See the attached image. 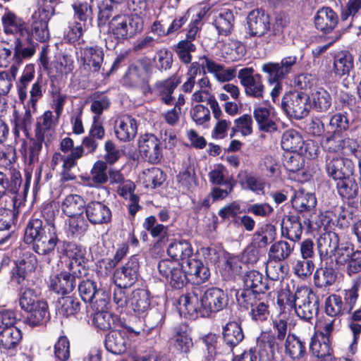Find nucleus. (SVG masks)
<instances>
[{
    "label": "nucleus",
    "instance_id": "obj_11",
    "mask_svg": "<svg viewBox=\"0 0 361 361\" xmlns=\"http://www.w3.org/2000/svg\"><path fill=\"white\" fill-rule=\"evenodd\" d=\"M138 150L142 157L152 164H158L163 157L161 141L154 134L147 133L138 140Z\"/></svg>",
    "mask_w": 361,
    "mask_h": 361
},
{
    "label": "nucleus",
    "instance_id": "obj_45",
    "mask_svg": "<svg viewBox=\"0 0 361 361\" xmlns=\"http://www.w3.org/2000/svg\"><path fill=\"white\" fill-rule=\"evenodd\" d=\"M27 312L30 314L26 319V323L32 327L44 324L49 317L48 305L44 300L38 302L32 310Z\"/></svg>",
    "mask_w": 361,
    "mask_h": 361
},
{
    "label": "nucleus",
    "instance_id": "obj_28",
    "mask_svg": "<svg viewBox=\"0 0 361 361\" xmlns=\"http://www.w3.org/2000/svg\"><path fill=\"white\" fill-rule=\"evenodd\" d=\"M253 116L260 130L267 133L277 130V125L270 109L258 106L253 110Z\"/></svg>",
    "mask_w": 361,
    "mask_h": 361
},
{
    "label": "nucleus",
    "instance_id": "obj_52",
    "mask_svg": "<svg viewBox=\"0 0 361 361\" xmlns=\"http://www.w3.org/2000/svg\"><path fill=\"white\" fill-rule=\"evenodd\" d=\"M286 353L293 360L304 357L306 348L304 343L295 335L289 334L286 341Z\"/></svg>",
    "mask_w": 361,
    "mask_h": 361
},
{
    "label": "nucleus",
    "instance_id": "obj_17",
    "mask_svg": "<svg viewBox=\"0 0 361 361\" xmlns=\"http://www.w3.org/2000/svg\"><path fill=\"white\" fill-rule=\"evenodd\" d=\"M85 215L92 225L109 224L112 217L110 208L102 202L91 201L85 207Z\"/></svg>",
    "mask_w": 361,
    "mask_h": 361
},
{
    "label": "nucleus",
    "instance_id": "obj_38",
    "mask_svg": "<svg viewBox=\"0 0 361 361\" xmlns=\"http://www.w3.org/2000/svg\"><path fill=\"white\" fill-rule=\"evenodd\" d=\"M244 288L254 290L255 293H264L269 287L263 274L257 271H247L243 277Z\"/></svg>",
    "mask_w": 361,
    "mask_h": 361
},
{
    "label": "nucleus",
    "instance_id": "obj_15",
    "mask_svg": "<svg viewBox=\"0 0 361 361\" xmlns=\"http://www.w3.org/2000/svg\"><path fill=\"white\" fill-rule=\"evenodd\" d=\"M22 183L21 174L19 171L13 170L11 174L10 180L2 172H0V197H3L6 192L14 195L13 197V207L19 208L24 200V197L18 194Z\"/></svg>",
    "mask_w": 361,
    "mask_h": 361
},
{
    "label": "nucleus",
    "instance_id": "obj_32",
    "mask_svg": "<svg viewBox=\"0 0 361 361\" xmlns=\"http://www.w3.org/2000/svg\"><path fill=\"white\" fill-rule=\"evenodd\" d=\"M29 37H17L14 42V54L13 65L18 66L23 59L32 56L35 52V47L29 43Z\"/></svg>",
    "mask_w": 361,
    "mask_h": 361
},
{
    "label": "nucleus",
    "instance_id": "obj_9",
    "mask_svg": "<svg viewBox=\"0 0 361 361\" xmlns=\"http://www.w3.org/2000/svg\"><path fill=\"white\" fill-rule=\"evenodd\" d=\"M338 265L345 266L349 275L361 271V250L354 251L349 243L338 244L333 255Z\"/></svg>",
    "mask_w": 361,
    "mask_h": 361
},
{
    "label": "nucleus",
    "instance_id": "obj_40",
    "mask_svg": "<svg viewBox=\"0 0 361 361\" xmlns=\"http://www.w3.org/2000/svg\"><path fill=\"white\" fill-rule=\"evenodd\" d=\"M139 179L145 188L154 189L164 183L165 175L159 168L152 167L143 170L139 175Z\"/></svg>",
    "mask_w": 361,
    "mask_h": 361
},
{
    "label": "nucleus",
    "instance_id": "obj_63",
    "mask_svg": "<svg viewBox=\"0 0 361 361\" xmlns=\"http://www.w3.org/2000/svg\"><path fill=\"white\" fill-rule=\"evenodd\" d=\"M104 309H96L97 312L94 315L93 324L98 329L106 331L111 328L115 319L113 314Z\"/></svg>",
    "mask_w": 361,
    "mask_h": 361
},
{
    "label": "nucleus",
    "instance_id": "obj_2",
    "mask_svg": "<svg viewBox=\"0 0 361 361\" xmlns=\"http://www.w3.org/2000/svg\"><path fill=\"white\" fill-rule=\"evenodd\" d=\"M180 310L193 315L209 317L212 313L222 310L228 305L227 295L221 289L212 288L204 293L200 288L181 295L178 299Z\"/></svg>",
    "mask_w": 361,
    "mask_h": 361
},
{
    "label": "nucleus",
    "instance_id": "obj_37",
    "mask_svg": "<svg viewBox=\"0 0 361 361\" xmlns=\"http://www.w3.org/2000/svg\"><path fill=\"white\" fill-rule=\"evenodd\" d=\"M128 339L124 332L113 331L109 333L105 340L106 350L113 354H121L126 350Z\"/></svg>",
    "mask_w": 361,
    "mask_h": 361
},
{
    "label": "nucleus",
    "instance_id": "obj_50",
    "mask_svg": "<svg viewBox=\"0 0 361 361\" xmlns=\"http://www.w3.org/2000/svg\"><path fill=\"white\" fill-rule=\"evenodd\" d=\"M143 228L148 231L153 238L158 242L163 241L168 237V227L163 224H158L154 216H149L145 219Z\"/></svg>",
    "mask_w": 361,
    "mask_h": 361
},
{
    "label": "nucleus",
    "instance_id": "obj_26",
    "mask_svg": "<svg viewBox=\"0 0 361 361\" xmlns=\"http://www.w3.org/2000/svg\"><path fill=\"white\" fill-rule=\"evenodd\" d=\"M22 338L20 329L16 326L4 328L0 331V349L9 352L16 351Z\"/></svg>",
    "mask_w": 361,
    "mask_h": 361
},
{
    "label": "nucleus",
    "instance_id": "obj_16",
    "mask_svg": "<svg viewBox=\"0 0 361 361\" xmlns=\"http://www.w3.org/2000/svg\"><path fill=\"white\" fill-rule=\"evenodd\" d=\"M326 171L328 176L335 181L350 176L353 172V164L348 158L339 157L337 156H326Z\"/></svg>",
    "mask_w": 361,
    "mask_h": 361
},
{
    "label": "nucleus",
    "instance_id": "obj_62",
    "mask_svg": "<svg viewBox=\"0 0 361 361\" xmlns=\"http://www.w3.org/2000/svg\"><path fill=\"white\" fill-rule=\"evenodd\" d=\"M262 293H255L254 290L245 288L237 293V300L240 305L245 309L252 307L257 302H259L260 295Z\"/></svg>",
    "mask_w": 361,
    "mask_h": 361
},
{
    "label": "nucleus",
    "instance_id": "obj_61",
    "mask_svg": "<svg viewBox=\"0 0 361 361\" xmlns=\"http://www.w3.org/2000/svg\"><path fill=\"white\" fill-rule=\"evenodd\" d=\"M196 50V46L190 40H181L175 47L174 51L179 59L184 63H192L191 53Z\"/></svg>",
    "mask_w": 361,
    "mask_h": 361
},
{
    "label": "nucleus",
    "instance_id": "obj_64",
    "mask_svg": "<svg viewBox=\"0 0 361 361\" xmlns=\"http://www.w3.org/2000/svg\"><path fill=\"white\" fill-rule=\"evenodd\" d=\"M293 269L295 274L299 278L306 279L312 275L314 269V264L311 259L302 258L294 262Z\"/></svg>",
    "mask_w": 361,
    "mask_h": 361
},
{
    "label": "nucleus",
    "instance_id": "obj_18",
    "mask_svg": "<svg viewBox=\"0 0 361 361\" xmlns=\"http://www.w3.org/2000/svg\"><path fill=\"white\" fill-rule=\"evenodd\" d=\"M137 131V121L130 115H121L115 121L114 132L121 141H130L135 137Z\"/></svg>",
    "mask_w": 361,
    "mask_h": 361
},
{
    "label": "nucleus",
    "instance_id": "obj_33",
    "mask_svg": "<svg viewBox=\"0 0 361 361\" xmlns=\"http://www.w3.org/2000/svg\"><path fill=\"white\" fill-rule=\"evenodd\" d=\"M150 67L149 59H140L129 66L126 77L133 85H137L144 80L145 76L149 71Z\"/></svg>",
    "mask_w": 361,
    "mask_h": 361
},
{
    "label": "nucleus",
    "instance_id": "obj_36",
    "mask_svg": "<svg viewBox=\"0 0 361 361\" xmlns=\"http://www.w3.org/2000/svg\"><path fill=\"white\" fill-rule=\"evenodd\" d=\"M83 64L93 71H97L103 62L104 53L98 46L85 47L82 50Z\"/></svg>",
    "mask_w": 361,
    "mask_h": 361
},
{
    "label": "nucleus",
    "instance_id": "obj_4",
    "mask_svg": "<svg viewBox=\"0 0 361 361\" xmlns=\"http://www.w3.org/2000/svg\"><path fill=\"white\" fill-rule=\"evenodd\" d=\"M297 60L296 56H288L283 58L280 63L269 62L262 65V70L268 74L269 81L275 83L271 92V97L274 102H276V99L282 90V86L279 81L292 72Z\"/></svg>",
    "mask_w": 361,
    "mask_h": 361
},
{
    "label": "nucleus",
    "instance_id": "obj_41",
    "mask_svg": "<svg viewBox=\"0 0 361 361\" xmlns=\"http://www.w3.org/2000/svg\"><path fill=\"white\" fill-rule=\"evenodd\" d=\"M214 24L220 35H228L233 27L234 16L227 8H223L214 14Z\"/></svg>",
    "mask_w": 361,
    "mask_h": 361
},
{
    "label": "nucleus",
    "instance_id": "obj_1",
    "mask_svg": "<svg viewBox=\"0 0 361 361\" xmlns=\"http://www.w3.org/2000/svg\"><path fill=\"white\" fill-rule=\"evenodd\" d=\"M235 68H226L223 64L204 55L200 56L197 61L192 62L187 71V80L181 88L185 92H190L195 83L200 90L212 93V85L207 73L213 75L220 82L232 80L235 77Z\"/></svg>",
    "mask_w": 361,
    "mask_h": 361
},
{
    "label": "nucleus",
    "instance_id": "obj_55",
    "mask_svg": "<svg viewBox=\"0 0 361 361\" xmlns=\"http://www.w3.org/2000/svg\"><path fill=\"white\" fill-rule=\"evenodd\" d=\"M37 261L35 256H30L23 264L16 266L12 270L11 281L18 284H21L25 279V269L29 271L35 270L37 267Z\"/></svg>",
    "mask_w": 361,
    "mask_h": 361
},
{
    "label": "nucleus",
    "instance_id": "obj_8",
    "mask_svg": "<svg viewBox=\"0 0 361 361\" xmlns=\"http://www.w3.org/2000/svg\"><path fill=\"white\" fill-rule=\"evenodd\" d=\"M281 106L288 116L296 119L306 117L311 109L309 96L302 92H293L284 96Z\"/></svg>",
    "mask_w": 361,
    "mask_h": 361
},
{
    "label": "nucleus",
    "instance_id": "obj_44",
    "mask_svg": "<svg viewBox=\"0 0 361 361\" xmlns=\"http://www.w3.org/2000/svg\"><path fill=\"white\" fill-rule=\"evenodd\" d=\"M47 228L48 222L44 225L42 221L39 219H30L25 230V242L27 243H35L38 238H40L46 233Z\"/></svg>",
    "mask_w": 361,
    "mask_h": 361
},
{
    "label": "nucleus",
    "instance_id": "obj_49",
    "mask_svg": "<svg viewBox=\"0 0 361 361\" xmlns=\"http://www.w3.org/2000/svg\"><path fill=\"white\" fill-rule=\"evenodd\" d=\"M108 166L102 160H98L94 163L90 172V180L95 187H100L109 180Z\"/></svg>",
    "mask_w": 361,
    "mask_h": 361
},
{
    "label": "nucleus",
    "instance_id": "obj_10",
    "mask_svg": "<svg viewBox=\"0 0 361 361\" xmlns=\"http://www.w3.org/2000/svg\"><path fill=\"white\" fill-rule=\"evenodd\" d=\"M78 291L82 300L92 304L94 309L106 308L109 297L105 291L97 288L94 281L82 280L78 285Z\"/></svg>",
    "mask_w": 361,
    "mask_h": 361
},
{
    "label": "nucleus",
    "instance_id": "obj_34",
    "mask_svg": "<svg viewBox=\"0 0 361 361\" xmlns=\"http://www.w3.org/2000/svg\"><path fill=\"white\" fill-rule=\"evenodd\" d=\"M353 68V58L350 53L341 51L334 54L331 71L336 76L348 75Z\"/></svg>",
    "mask_w": 361,
    "mask_h": 361
},
{
    "label": "nucleus",
    "instance_id": "obj_12",
    "mask_svg": "<svg viewBox=\"0 0 361 361\" xmlns=\"http://www.w3.org/2000/svg\"><path fill=\"white\" fill-rule=\"evenodd\" d=\"M238 79L245 88L247 96L262 99L264 97L265 87L262 78L259 74H254L252 68H244L239 71Z\"/></svg>",
    "mask_w": 361,
    "mask_h": 361
},
{
    "label": "nucleus",
    "instance_id": "obj_14",
    "mask_svg": "<svg viewBox=\"0 0 361 361\" xmlns=\"http://www.w3.org/2000/svg\"><path fill=\"white\" fill-rule=\"evenodd\" d=\"M139 262L136 257H132L123 266L118 268L114 274V280L119 288H127L133 286L138 276Z\"/></svg>",
    "mask_w": 361,
    "mask_h": 361
},
{
    "label": "nucleus",
    "instance_id": "obj_60",
    "mask_svg": "<svg viewBox=\"0 0 361 361\" xmlns=\"http://www.w3.org/2000/svg\"><path fill=\"white\" fill-rule=\"evenodd\" d=\"M18 71L17 66L12 65L10 69L0 71V95H6L9 92Z\"/></svg>",
    "mask_w": 361,
    "mask_h": 361
},
{
    "label": "nucleus",
    "instance_id": "obj_19",
    "mask_svg": "<svg viewBox=\"0 0 361 361\" xmlns=\"http://www.w3.org/2000/svg\"><path fill=\"white\" fill-rule=\"evenodd\" d=\"M338 19V16L331 8L324 6L314 16V25L318 30L328 34L336 28Z\"/></svg>",
    "mask_w": 361,
    "mask_h": 361
},
{
    "label": "nucleus",
    "instance_id": "obj_27",
    "mask_svg": "<svg viewBox=\"0 0 361 361\" xmlns=\"http://www.w3.org/2000/svg\"><path fill=\"white\" fill-rule=\"evenodd\" d=\"M180 83L176 77H171L166 80L157 81L152 90L158 95L166 104H171L174 98L172 94Z\"/></svg>",
    "mask_w": 361,
    "mask_h": 361
},
{
    "label": "nucleus",
    "instance_id": "obj_7",
    "mask_svg": "<svg viewBox=\"0 0 361 361\" xmlns=\"http://www.w3.org/2000/svg\"><path fill=\"white\" fill-rule=\"evenodd\" d=\"M42 214L48 220L47 231L33 243V250L39 255H49L54 252L59 240L56 228L52 223L54 217V211L51 206H47L44 208Z\"/></svg>",
    "mask_w": 361,
    "mask_h": 361
},
{
    "label": "nucleus",
    "instance_id": "obj_39",
    "mask_svg": "<svg viewBox=\"0 0 361 361\" xmlns=\"http://www.w3.org/2000/svg\"><path fill=\"white\" fill-rule=\"evenodd\" d=\"M244 338V334L238 323L231 322L223 327V339L224 343L233 349Z\"/></svg>",
    "mask_w": 361,
    "mask_h": 361
},
{
    "label": "nucleus",
    "instance_id": "obj_46",
    "mask_svg": "<svg viewBox=\"0 0 361 361\" xmlns=\"http://www.w3.org/2000/svg\"><path fill=\"white\" fill-rule=\"evenodd\" d=\"M294 250L293 244L279 240L271 245L268 252L269 259L281 262L290 257Z\"/></svg>",
    "mask_w": 361,
    "mask_h": 361
},
{
    "label": "nucleus",
    "instance_id": "obj_23",
    "mask_svg": "<svg viewBox=\"0 0 361 361\" xmlns=\"http://www.w3.org/2000/svg\"><path fill=\"white\" fill-rule=\"evenodd\" d=\"M184 264V269H186L188 280L193 281L197 284L207 281L210 276L209 268L204 263L195 257L186 260Z\"/></svg>",
    "mask_w": 361,
    "mask_h": 361
},
{
    "label": "nucleus",
    "instance_id": "obj_21",
    "mask_svg": "<svg viewBox=\"0 0 361 361\" xmlns=\"http://www.w3.org/2000/svg\"><path fill=\"white\" fill-rule=\"evenodd\" d=\"M1 22L6 34L16 35L20 37H24L28 34L25 22L7 8L2 15Z\"/></svg>",
    "mask_w": 361,
    "mask_h": 361
},
{
    "label": "nucleus",
    "instance_id": "obj_42",
    "mask_svg": "<svg viewBox=\"0 0 361 361\" xmlns=\"http://www.w3.org/2000/svg\"><path fill=\"white\" fill-rule=\"evenodd\" d=\"M62 253L70 259L68 269H73L74 264L81 265L86 262L85 250L75 243H63Z\"/></svg>",
    "mask_w": 361,
    "mask_h": 361
},
{
    "label": "nucleus",
    "instance_id": "obj_57",
    "mask_svg": "<svg viewBox=\"0 0 361 361\" xmlns=\"http://www.w3.org/2000/svg\"><path fill=\"white\" fill-rule=\"evenodd\" d=\"M314 108L320 112H326L331 106L332 98L324 88H319L312 94Z\"/></svg>",
    "mask_w": 361,
    "mask_h": 361
},
{
    "label": "nucleus",
    "instance_id": "obj_5",
    "mask_svg": "<svg viewBox=\"0 0 361 361\" xmlns=\"http://www.w3.org/2000/svg\"><path fill=\"white\" fill-rule=\"evenodd\" d=\"M142 29L143 21L137 15H116L109 23V32L118 39L133 37Z\"/></svg>",
    "mask_w": 361,
    "mask_h": 361
},
{
    "label": "nucleus",
    "instance_id": "obj_56",
    "mask_svg": "<svg viewBox=\"0 0 361 361\" xmlns=\"http://www.w3.org/2000/svg\"><path fill=\"white\" fill-rule=\"evenodd\" d=\"M276 235L275 226L271 224H266L259 231L253 235V242L259 247H264L269 243L274 240Z\"/></svg>",
    "mask_w": 361,
    "mask_h": 361
},
{
    "label": "nucleus",
    "instance_id": "obj_59",
    "mask_svg": "<svg viewBox=\"0 0 361 361\" xmlns=\"http://www.w3.org/2000/svg\"><path fill=\"white\" fill-rule=\"evenodd\" d=\"M336 279L334 269L324 267L317 269L314 274V283L317 287L323 288L332 285Z\"/></svg>",
    "mask_w": 361,
    "mask_h": 361
},
{
    "label": "nucleus",
    "instance_id": "obj_22",
    "mask_svg": "<svg viewBox=\"0 0 361 361\" xmlns=\"http://www.w3.org/2000/svg\"><path fill=\"white\" fill-rule=\"evenodd\" d=\"M339 244L337 233L333 231L325 232L317 239V250L322 260L330 259L335 253Z\"/></svg>",
    "mask_w": 361,
    "mask_h": 361
},
{
    "label": "nucleus",
    "instance_id": "obj_30",
    "mask_svg": "<svg viewBox=\"0 0 361 361\" xmlns=\"http://www.w3.org/2000/svg\"><path fill=\"white\" fill-rule=\"evenodd\" d=\"M238 178L244 189L249 190L257 195L264 194L265 182L262 178L246 170H240L238 174Z\"/></svg>",
    "mask_w": 361,
    "mask_h": 361
},
{
    "label": "nucleus",
    "instance_id": "obj_31",
    "mask_svg": "<svg viewBox=\"0 0 361 361\" xmlns=\"http://www.w3.org/2000/svg\"><path fill=\"white\" fill-rule=\"evenodd\" d=\"M129 303L135 313L142 315L150 307L151 302L148 290L145 288L134 290L129 298Z\"/></svg>",
    "mask_w": 361,
    "mask_h": 361
},
{
    "label": "nucleus",
    "instance_id": "obj_20",
    "mask_svg": "<svg viewBox=\"0 0 361 361\" xmlns=\"http://www.w3.org/2000/svg\"><path fill=\"white\" fill-rule=\"evenodd\" d=\"M247 20L249 33L252 36L261 37L269 30V17L263 11H252Z\"/></svg>",
    "mask_w": 361,
    "mask_h": 361
},
{
    "label": "nucleus",
    "instance_id": "obj_53",
    "mask_svg": "<svg viewBox=\"0 0 361 361\" xmlns=\"http://www.w3.org/2000/svg\"><path fill=\"white\" fill-rule=\"evenodd\" d=\"M310 349L314 355L324 357L331 353V339L322 334H314L310 343Z\"/></svg>",
    "mask_w": 361,
    "mask_h": 361
},
{
    "label": "nucleus",
    "instance_id": "obj_3",
    "mask_svg": "<svg viewBox=\"0 0 361 361\" xmlns=\"http://www.w3.org/2000/svg\"><path fill=\"white\" fill-rule=\"evenodd\" d=\"M278 303L294 307L297 315L310 322L319 311V302L316 295L310 288L302 286L297 288L293 295L283 293L279 296Z\"/></svg>",
    "mask_w": 361,
    "mask_h": 361
},
{
    "label": "nucleus",
    "instance_id": "obj_24",
    "mask_svg": "<svg viewBox=\"0 0 361 361\" xmlns=\"http://www.w3.org/2000/svg\"><path fill=\"white\" fill-rule=\"evenodd\" d=\"M171 341L176 350L188 353L193 346L189 326L185 324H181L175 327Z\"/></svg>",
    "mask_w": 361,
    "mask_h": 361
},
{
    "label": "nucleus",
    "instance_id": "obj_48",
    "mask_svg": "<svg viewBox=\"0 0 361 361\" xmlns=\"http://www.w3.org/2000/svg\"><path fill=\"white\" fill-rule=\"evenodd\" d=\"M303 145L302 137L297 130L290 129L283 133L281 147L284 150L298 152L302 149Z\"/></svg>",
    "mask_w": 361,
    "mask_h": 361
},
{
    "label": "nucleus",
    "instance_id": "obj_47",
    "mask_svg": "<svg viewBox=\"0 0 361 361\" xmlns=\"http://www.w3.org/2000/svg\"><path fill=\"white\" fill-rule=\"evenodd\" d=\"M85 207L83 198L78 195H68L62 202L61 208L68 216H73L82 214Z\"/></svg>",
    "mask_w": 361,
    "mask_h": 361
},
{
    "label": "nucleus",
    "instance_id": "obj_6",
    "mask_svg": "<svg viewBox=\"0 0 361 361\" xmlns=\"http://www.w3.org/2000/svg\"><path fill=\"white\" fill-rule=\"evenodd\" d=\"M54 14L55 8L53 6L43 5L40 6L32 14L29 21L28 34H26L25 36H30L41 42L49 40L50 32L48 23Z\"/></svg>",
    "mask_w": 361,
    "mask_h": 361
},
{
    "label": "nucleus",
    "instance_id": "obj_54",
    "mask_svg": "<svg viewBox=\"0 0 361 361\" xmlns=\"http://www.w3.org/2000/svg\"><path fill=\"white\" fill-rule=\"evenodd\" d=\"M316 204L314 195L304 190H298L293 199V206L300 212L310 211L316 206Z\"/></svg>",
    "mask_w": 361,
    "mask_h": 361
},
{
    "label": "nucleus",
    "instance_id": "obj_29",
    "mask_svg": "<svg viewBox=\"0 0 361 361\" xmlns=\"http://www.w3.org/2000/svg\"><path fill=\"white\" fill-rule=\"evenodd\" d=\"M168 255L173 261H183V264L188 259L193 257V250L190 243L186 240L174 241L167 248Z\"/></svg>",
    "mask_w": 361,
    "mask_h": 361
},
{
    "label": "nucleus",
    "instance_id": "obj_25",
    "mask_svg": "<svg viewBox=\"0 0 361 361\" xmlns=\"http://www.w3.org/2000/svg\"><path fill=\"white\" fill-rule=\"evenodd\" d=\"M75 286L73 277L67 271H61L50 279V288L58 294L70 293L75 289Z\"/></svg>",
    "mask_w": 361,
    "mask_h": 361
},
{
    "label": "nucleus",
    "instance_id": "obj_35",
    "mask_svg": "<svg viewBox=\"0 0 361 361\" xmlns=\"http://www.w3.org/2000/svg\"><path fill=\"white\" fill-rule=\"evenodd\" d=\"M281 228L283 234L289 240L295 242L300 239L302 227L298 216H284L281 222Z\"/></svg>",
    "mask_w": 361,
    "mask_h": 361
},
{
    "label": "nucleus",
    "instance_id": "obj_51",
    "mask_svg": "<svg viewBox=\"0 0 361 361\" xmlns=\"http://www.w3.org/2000/svg\"><path fill=\"white\" fill-rule=\"evenodd\" d=\"M336 188L339 195L344 200L354 199L358 194V186L350 176L337 180Z\"/></svg>",
    "mask_w": 361,
    "mask_h": 361
},
{
    "label": "nucleus",
    "instance_id": "obj_13",
    "mask_svg": "<svg viewBox=\"0 0 361 361\" xmlns=\"http://www.w3.org/2000/svg\"><path fill=\"white\" fill-rule=\"evenodd\" d=\"M85 154L82 145H78L73 149L69 154L63 156L59 152H55L51 159V166L54 169L60 162L63 161L61 176L64 180H73L75 176L71 170L77 165V160Z\"/></svg>",
    "mask_w": 361,
    "mask_h": 361
},
{
    "label": "nucleus",
    "instance_id": "obj_58",
    "mask_svg": "<svg viewBox=\"0 0 361 361\" xmlns=\"http://www.w3.org/2000/svg\"><path fill=\"white\" fill-rule=\"evenodd\" d=\"M35 76V68L32 65H27L17 84L18 98L23 102L27 98V87L33 80Z\"/></svg>",
    "mask_w": 361,
    "mask_h": 361
},
{
    "label": "nucleus",
    "instance_id": "obj_43",
    "mask_svg": "<svg viewBox=\"0 0 361 361\" xmlns=\"http://www.w3.org/2000/svg\"><path fill=\"white\" fill-rule=\"evenodd\" d=\"M11 122L14 126L13 133L16 137H19L21 131L27 136L32 123V114L30 110H25L24 114H20L15 109Z\"/></svg>",
    "mask_w": 361,
    "mask_h": 361
}]
</instances>
